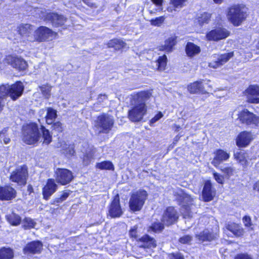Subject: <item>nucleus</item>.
<instances>
[{"mask_svg": "<svg viewBox=\"0 0 259 259\" xmlns=\"http://www.w3.org/2000/svg\"><path fill=\"white\" fill-rule=\"evenodd\" d=\"M35 224L36 223L32 219L29 218H26L23 220V227L25 229H29L34 228Z\"/></svg>", "mask_w": 259, "mask_h": 259, "instance_id": "obj_47", "label": "nucleus"}, {"mask_svg": "<svg viewBox=\"0 0 259 259\" xmlns=\"http://www.w3.org/2000/svg\"><path fill=\"white\" fill-rule=\"evenodd\" d=\"M228 18L234 25L238 26L246 17L245 8L240 6L231 7L228 13Z\"/></svg>", "mask_w": 259, "mask_h": 259, "instance_id": "obj_5", "label": "nucleus"}, {"mask_svg": "<svg viewBox=\"0 0 259 259\" xmlns=\"http://www.w3.org/2000/svg\"><path fill=\"white\" fill-rule=\"evenodd\" d=\"M181 212L185 219H189L193 216L190 207L188 205H183L181 209Z\"/></svg>", "mask_w": 259, "mask_h": 259, "instance_id": "obj_41", "label": "nucleus"}, {"mask_svg": "<svg viewBox=\"0 0 259 259\" xmlns=\"http://www.w3.org/2000/svg\"><path fill=\"white\" fill-rule=\"evenodd\" d=\"M57 33L46 26H40L34 32V41L39 42L46 40H53L56 37Z\"/></svg>", "mask_w": 259, "mask_h": 259, "instance_id": "obj_7", "label": "nucleus"}, {"mask_svg": "<svg viewBox=\"0 0 259 259\" xmlns=\"http://www.w3.org/2000/svg\"><path fill=\"white\" fill-rule=\"evenodd\" d=\"M39 88L43 96L46 99H49L51 95L52 87L49 85H43Z\"/></svg>", "mask_w": 259, "mask_h": 259, "instance_id": "obj_42", "label": "nucleus"}, {"mask_svg": "<svg viewBox=\"0 0 259 259\" xmlns=\"http://www.w3.org/2000/svg\"><path fill=\"white\" fill-rule=\"evenodd\" d=\"M118 40L119 41V43H117V45L115 47V50H119L125 47L126 44L124 42L123 40L121 39H119Z\"/></svg>", "mask_w": 259, "mask_h": 259, "instance_id": "obj_56", "label": "nucleus"}, {"mask_svg": "<svg viewBox=\"0 0 259 259\" xmlns=\"http://www.w3.org/2000/svg\"><path fill=\"white\" fill-rule=\"evenodd\" d=\"M58 186L54 179H50L48 180L47 184L42 190V194L44 199L48 200L50 196L55 193L57 189Z\"/></svg>", "mask_w": 259, "mask_h": 259, "instance_id": "obj_23", "label": "nucleus"}, {"mask_svg": "<svg viewBox=\"0 0 259 259\" xmlns=\"http://www.w3.org/2000/svg\"><path fill=\"white\" fill-rule=\"evenodd\" d=\"M233 52L221 55L214 54L212 56V60L209 63V66L214 69L217 68L228 62L233 57Z\"/></svg>", "mask_w": 259, "mask_h": 259, "instance_id": "obj_11", "label": "nucleus"}, {"mask_svg": "<svg viewBox=\"0 0 259 259\" xmlns=\"http://www.w3.org/2000/svg\"><path fill=\"white\" fill-rule=\"evenodd\" d=\"M7 221L13 226H18L21 222V217L17 214L12 212L6 216Z\"/></svg>", "mask_w": 259, "mask_h": 259, "instance_id": "obj_31", "label": "nucleus"}, {"mask_svg": "<svg viewBox=\"0 0 259 259\" xmlns=\"http://www.w3.org/2000/svg\"><path fill=\"white\" fill-rule=\"evenodd\" d=\"M169 259H184L183 255L179 252L168 254Z\"/></svg>", "mask_w": 259, "mask_h": 259, "instance_id": "obj_52", "label": "nucleus"}, {"mask_svg": "<svg viewBox=\"0 0 259 259\" xmlns=\"http://www.w3.org/2000/svg\"><path fill=\"white\" fill-rule=\"evenodd\" d=\"M137 227L134 226L130 231L129 234L132 237L137 238Z\"/></svg>", "mask_w": 259, "mask_h": 259, "instance_id": "obj_59", "label": "nucleus"}, {"mask_svg": "<svg viewBox=\"0 0 259 259\" xmlns=\"http://www.w3.org/2000/svg\"><path fill=\"white\" fill-rule=\"evenodd\" d=\"M167 57L166 55H163L159 57L158 60L155 62L156 67L159 70H163L166 65Z\"/></svg>", "mask_w": 259, "mask_h": 259, "instance_id": "obj_36", "label": "nucleus"}, {"mask_svg": "<svg viewBox=\"0 0 259 259\" xmlns=\"http://www.w3.org/2000/svg\"><path fill=\"white\" fill-rule=\"evenodd\" d=\"M227 229L237 237L241 236L244 234L243 228L237 224L229 225Z\"/></svg>", "mask_w": 259, "mask_h": 259, "instance_id": "obj_32", "label": "nucleus"}, {"mask_svg": "<svg viewBox=\"0 0 259 259\" xmlns=\"http://www.w3.org/2000/svg\"><path fill=\"white\" fill-rule=\"evenodd\" d=\"M75 153V151L73 149V148L71 147H69L68 149L66 151L65 154L67 156H72Z\"/></svg>", "mask_w": 259, "mask_h": 259, "instance_id": "obj_61", "label": "nucleus"}, {"mask_svg": "<svg viewBox=\"0 0 259 259\" xmlns=\"http://www.w3.org/2000/svg\"><path fill=\"white\" fill-rule=\"evenodd\" d=\"M114 119L112 116L106 114L99 116L95 121L94 130L98 134H108L114 125Z\"/></svg>", "mask_w": 259, "mask_h": 259, "instance_id": "obj_3", "label": "nucleus"}, {"mask_svg": "<svg viewBox=\"0 0 259 259\" xmlns=\"http://www.w3.org/2000/svg\"><path fill=\"white\" fill-rule=\"evenodd\" d=\"M179 195L180 196L179 199L182 202L185 201V200H189L190 199L189 195L183 193L182 191L179 192Z\"/></svg>", "mask_w": 259, "mask_h": 259, "instance_id": "obj_54", "label": "nucleus"}, {"mask_svg": "<svg viewBox=\"0 0 259 259\" xmlns=\"http://www.w3.org/2000/svg\"><path fill=\"white\" fill-rule=\"evenodd\" d=\"M139 241L143 243L142 247L144 248H154L156 246V241L153 237L148 235H145L139 239Z\"/></svg>", "mask_w": 259, "mask_h": 259, "instance_id": "obj_26", "label": "nucleus"}, {"mask_svg": "<svg viewBox=\"0 0 259 259\" xmlns=\"http://www.w3.org/2000/svg\"><path fill=\"white\" fill-rule=\"evenodd\" d=\"M57 111L52 108L48 107L47 109V114L45 116L46 122L48 124H51L54 123V120L57 117Z\"/></svg>", "mask_w": 259, "mask_h": 259, "instance_id": "obj_30", "label": "nucleus"}, {"mask_svg": "<svg viewBox=\"0 0 259 259\" xmlns=\"http://www.w3.org/2000/svg\"><path fill=\"white\" fill-rule=\"evenodd\" d=\"M186 0H170V4H171L174 7V10L177 9H181L185 6Z\"/></svg>", "mask_w": 259, "mask_h": 259, "instance_id": "obj_48", "label": "nucleus"}, {"mask_svg": "<svg viewBox=\"0 0 259 259\" xmlns=\"http://www.w3.org/2000/svg\"><path fill=\"white\" fill-rule=\"evenodd\" d=\"M241 123L251 127H255L259 125V116L245 109L239 112L238 118Z\"/></svg>", "mask_w": 259, "mask_h": 259, "instance_id": "obj_6", "label": "nucleus"}, {"mask_svg": "<svg viewBox=\"0 0 259 259\" xmlns=\"http://www.w3.org/2000/svg\"><path fill=\"white\" fill-rule=\"evenodd\" d=\"M253 139V135L251 132H242L236 138V145L239 148L246 147L250 144Z\"/></svg>", "mask_w": 259, "mask_h": 259, "instance_id": "obj_15", "label": "nucleus"}, {"mask_svg": "<svg viewBox=\"0 0 259 259\" xmlns=\"http://www.w3.org/2000/svg\"><path fill=\"white\" fill-rule=\"evenodd\" d=\"M213 178L219 184H223L224 182V177L220 174L214 171L213 172Z\"/></svg>", "mask_w": 259, "mask_h": 259, "instance_id": "obj_50", "label": "nucleus"}, {"mask_svg": "<svg viewBox=\"0 0 259 259\" xmlns=\"http://www.w3.org/2000/svg\"><path fill=\"white\" fill-rule=\"evenodd\" d=\"M188 91L192 94L203 93L204 88L201 81H195L188 86Z\"/></svg>", "mask_w": 259, "mask_h": 259, "instance_id": "obj_29", "label": "nucleus"}, {"mask_svg": "<svg viewBox=\"0 0 259 259\" xmlns=\"http://www.w3.org/2000/svg\"><path fill=\"white\" fill-rule=\"evenodd\" d=\"M234 156L235 159L242 165L244 167L247 166L248 160L245 153L242 152H236L234 153Z\"/></svg>", "mask_w": 259, "mask_h": 259, "instance_id": "obj_33", "label": "nucleus"}, {"mask_svg": "<svg viewBox=\"0 0 259 259\" xmlns=\"http://www.w3.org/2000/svg\"><path fill=\"white\" fill-rule=\"evenodd\" d=\"M218 237V234L217 232H212L208 229L204 230L199 234L196 235V237L200 242L211 241L215 239Z\"/></svg>", "mask_w": 259, "mask_h": 259, "instance_id": "obj_24", "label": "nucleus"}, {"mask_svg": "<svg viewBox=\"0 0 259 259\" xmlns=\"http://www.w3.org/2000/svg\"><path fill=\"white\" fill-rule=\"evenodd\" d=\"M123 214V211L121 208L118 195L114 197L112 200L108 210V215L111 218H119Z\"/></svg>", "mask_w": 259, "mask_h": 259, "instance_id": "obj_13", "label": "nucleus"}, {"mask_svg": "<svg viewBox=\"0 0 259 259\" xmlns=\"http://www.w3.org/2000/svg\"><path fill=\"white\" fill-rule=\"evenodd\" d=\"M210 18V15L209 13H204L198 17V21L200 25H202L204 23H208Z\"/></svg>", "mask_w": 259, "mask_h": 259, "instance_id": "obj_45", "label": "nucleus"}, {"mask_svg": "<svg viewBox=\"0 0 259 259\" xmlns=\"http://www.w3.org/2000/svg\"><path fill=\"white\" fill-rule=\"evenodd\" d=\"M3 96H2L0 94V112L3 110V107L4 106V99H3Z\"/></svg>", "mask_w": 259, "mask_h": 259, "instance_id": "obj_64", "label": "nucleus"}, {"mask_svg": "<svg viewBox=\"0 0 259 259\" xmlns=\"http://www.w3.org/2000/svg\"><path fill=\"white\" fill-rule=\"evenodd\" d=\"M28 175L26 166L23 165L17 167L11 173L10 180L19 185H24L26 183Z\"/></svg>", "mask_w": 259, "mask_h": 259, "instance_id": "obj_8", "label": "nucleus"}, {"mask_svg": "<svg viewBox=\"0 0 259 259\" xmlns=\"http://www.w3.org/2000/svg\"><path fill=\"white\" fill-rule=\"evenodd\" d=\"M9 128H5L0 132V141L7 144L10 142V138L8 133Z\"/></svg>", "mask_w": 259, "mask_h": 259, "instance_id": "obj_38", "label": "nucleus"}, {"mask_svg": "<svg viewBox=\"0 0 259 259\" xmlns=\"http://www.w3.org/2000/svg\"><path fill=\"white\" fill-rule=\"evenodd\" d=\"M24 90V87L23 83L21 81H17L11 85H2L0 86V94L4 97L8 96L13 101H15L22 96Z\"/></svg>", "mask_w": 259, "mask_h": 259, "instance_id": "obj_2", "label": "nucleus"}, {"mask_svg": "<svg viewBox=\"0 0 259 259\" xmlns=\"http://www.w3.org/2000/svg\"><path fill=\"white\" fill-rule=\"evenodd\" d=\"M229 32L225 29L218 28L212 30L206 34L209 40H219L228 37Z\"/></svg>", "mask_w": 259, "mask_h": 259, "instance_id": "obj_19", "label": "nucleus"}, {"mask_svg": "<svg viewBox=\"0 0 259 259\" xmlns=\"http://www.w3.org/2000/svg\"><path fill=\"white\" fill-rule=\"evenodd\" d=\"M14 257L13 250L9 248H2L0 249V259H12Z\"/></svg>", "mask_w": 259, "mask_h": 259, "instance_id": "obj_34", "label": "nucleus"}, {"mask_svg": "<svg viewBox=\"0 0 259 259\" xmlns=\"http://www.w3.org/2000/svg\"><path fill=\"white\" fill-rule=\"evenodd\" d=\"M19 34L27 40L34 41V30L32 25L29 24H21L17 27Z\"/></svg>", "mask_w": 259, "mask_h": 259, "instance_id": "obj_14", "label": "nucleus"}, {"mask_svg": "<svg viewBox=\"0 0 259 259\" xmlns=\"http://www.w3.org/2000/svg\"><path fill=\"white\" fill-rule=\"evenodd\" d=\"M53 127L54 130L58 132H61L62 131V124L59 121L54 122L53 125Z\"/></svg>", "mask_w": 259, "mask_h": 259, "instance_id": "obj_55", "label": "nucleus"}, {"mask_svg": "<svg viewBox=\"0 0 259 259\" xmlns=\"http://www.w3.org/2000/svg\"><path fill=\"white\" fill-rule=\"evenodd\" d=\"M150 97V94L148 92H142L138 94L137 95V101L138 103H144Z\"/></svg>", "mask_w": 259, "mask_h": 259, "instance_id": "obj_43", "label": "nucleus"}, {"mask_svg": "<svg viewBox=\"0 0 259 259\" xmlns=\"http://www.w3.org/2000/svg\"><path fill=\"white\" fill-rule=\"evenodd\" d=\"M45 20L50 22L54 27H58L64 25L67 19L62 15H59L55 13H49L46 15Z\"/></svg>", "mask_w": 259, "mask_h": 259, "instance_id": "obj_17", "label": "nucleus"}, {"mask_svg": "<svg viewBox=\"0 0 259 259\" xmlns=\"http://www.w3.org/2000/svg\"><path fill=\"white\" fill-rule=\"evenodd\" d=\"M6 61L13 67L19 70H24L27 67L26 62L21 58L10 55L7 56Z\"/></svg>", "mask_w": 259, "mask_h": 259, "instance_id": "obj_16", "label": "nucleus"}, {"mask_svg": "<svg viewBox=\"0 0 259 259\" xmlns=\"http://www.w3.org/2000/svg\"><path fill=\"white\" fill-rule=\"evenodd\" d=\"M94 153L92 151H89L87 152L85 154H84L82 161L84 165H88L90 164L91 161L93 159Z\"/></svg>", "mask_w": 259, "mask_h": 259, "instance_id": "obj_46", "label": "nucleus"}, {"mask_svg": "<svg viewBox=\"0 0 259 259\" xmlns=\"http://www.w3.org/2000/svg\"><path fill=\"white\" fill-rule=\"evenodd\" d=\"M176 44V37L171 36L165 40L164 45L159 47L160 51H164L166 52L172 51L174 46Z\"/></svg>", "mask_w": 259, "mask_h": 259, "instance_id": "obj_27", "label": "nucleus"}, {"mask_svg": "<svg viewBox=\"0 0 259 259\" xmlns=\"http://www.w3.org/2000/svg\"><path fill=\"white\" fill-rule=\"evenodd\" d=\"M214 157L211 161V164L218 168L221 163L227 161L230 157V154L226 151L219 149L214 153Z\"/></svg>", "mask_w": 259, "mask_h": 259, "instance_id": "obj_20", "label": "nucleus"}, {"mask_svg": "<svg viewBox=\"0 0 259 259\" xmlns=\"http://www.w3.org/2000/svg\"><path fill=\"white\" fill-rule=\"evenodd\" d=\"M148 197V193L144 190L140 189L134 192L130 199L129 207L133 211H140Z\"/></svg>", "mask_w": 259, "mask_h": 259, "instance_id": "obj_4", "label": "nucleus"}, {"mask_svg": "<svg viewBox=\"0 0 259 259\" xmlns=\"http://www.w3.org/2000/svg\"><path fill=\"white\" fill-rule=\"evenodd\" d=\"M96 167L100 169H114V166L112 163L109 161H104L101 162L97 163L96 164Z\"/></svg>", "mask_w": 259, "mask_h": 259, "instance_id": "obj_40", "label": "nucleus"}, {"mask_svg": "<svg viewBox=\"0 0 259 259\" xmlns=\"http://www.w3.org/2000/svg\"><path fill=\"white\" fill-rule=\"evenodd\" d=\"M83 2L88 5L89 7H97L96 5L92 3L91 0H82Z\"/></svg>", "mask_w": 259, "mask_h": 259, "instance_id": "obj_62", "label": "nucleus"}, {"mask_svg": "<svg viewBox=\"0 0 259 259\" xmlns=\"http://www.w3.org/2000/svg\"><path fill=\"white\" fill-rule=\"evenodd\" d=\"M41 131L44 139V143L47 145L49 144L52 141V136L50 135L49 131L45 128V127L42 125L41 126Z\"/></svg>", "mask_w": 259, "mask_h": 259, "instance_id": "obj_39", "label": "nucleus"}, {"mask_svg": "<svg viewBox=\"0 0 259 259\" xmlns=\"http://www.w3.org/2000/svg\"><path fill=\"white\" fill-rule=\"evenodd\" d=\"M55 175L56 182L62 185L69 184L74 178L72 172L65 168H58L55 170Z\"/></svg>", "mask_w": 259, "mask_h": 259, "instance_id": "obj_10", "label": "nucleus"}, {"mask_svg": "<svg viewBox=\"0 0 259 259\" xmlns=\"http://www.w3.org/2000/svg\"><path fill=\"white\" fill-rule=\"evenodd\" d=\"M211 184L209 181H206L202 191V197L205 201L211 200L214 196L215 193L212 190Z\"/></svg>", "mask_w": 259, "mask_h": 259, "instance_id": "obj_25", "label": "nucleus"}, {"mask_svg": "<svg viewBox=\"0 0 259 259\" xmlns=\"http://www.w3.org/2000/svg\"><path fill=\"white\" fill-rule=\"evenodd\" d=\"M40 133L38 125L34 122H30L22 127V139L27 144L36 143L40 138Z\"/></svg>", "mask_w": 259, "mask_h": 259, "instance_id": "obj_1", "label": "nucleus"}, {"mask_svg": "<svg viewBox=\"0 0 259 259\" xmlns=\"http://www.w3.org/2000/svg\"><path fill=\"white\" fill-rule=\"evenodd\" d=\"M185 50L187 56L190 57H192L200 52V47L191 42L187 43Z\"/></svg>", "mask_w": 259, "mask_h": 259, "instance_id": "obj_28", "label": "nucleus"}, {"mask_svg": "<svg viewBox=\"0 0 259 259\" xmlns=\"http://www.w3.org/2000/svg\"><path fill=\"white\" fill-rule=\"evenodd\" d=\"M192 236L190 235H185L179 239V242L182 244H188L192 241Z\"/></svg>", "mask_w": 259, "mask_h": 259, "instance_id": "obj_53", "label": "nucleus"}, {"mask_svg": "<svg viewBox=\"0 0 259 259\" xmlns=\"http://www.w3.org/2000/svg\"><path fill=\"white\" fill-rule=\"evenodd\" d=\"M235 259H252V257L247 254H238Z\"/></svg>", "mask_w": 259, "mask_h": 259, "instance_id": "obj_60", "label": "nucleus"}, {"mask_svg": "<svg viewBox=\"0 0 259 259\" xmlns=\"http://www.w3.org/2000/svg\"><path fill=\"white\" fill-rule=\"evenodd\" d=\"M147 108L144 103H137L128 111L129 119L133 122H138L143 119Z\"/></svg>", "mask_w": 259, "mask_h": 259, "instance_id": "obj_9", "label": "nucleus"}, {"mask_svg": "<svg viewBox=\"0 0 259 259\" xmlns=\"http://www.w3.org/2000/svg\"><path fill=\"white\" fill-rule=\"evenodd\" d=\"M42 248V244L39 241H32L23 248V252L25 254L39 253Z\"/></svg>", "mask_w": 259, "mask_h": 259, "instance_id": "obj_22", "label": "nucleus"}, {"mask_svg": "<svg viewBox=\"0 0 259 259\" xmlns=\"http://www.w3.org/2000/svg\"><path fill=\"white\" fill-rule=\"evenodd\" d=\"M163 115L161 112H159L158 114H157L153 118H152L150 120V123L152 124L158 121L159 119H160L162 117Z\"/></svg>", "mask_w": 259, "mask_h": 259, "instance_id": "obj_58", "label": "nucleus"}, {"mask_svg": "<svg viewBox=\"0 0 259 259\" xmlns=\"http://www.w3.org/2000/svg\"><path fill=\"white\" fill-rule=\"evenodd\" d=\"M119 41L118 39H113L110 40L108 43V47L109 48H113L115 49V47L117 45V43H119Z\"/></svg>", "mask_w": 259, "mask_h": 259, "instance_id": "obj_57", "label": "nucleus"}, {"mask_svg": "<svg viewBox=\"0 0 259 259\" xmlns=\"http://www.w3.org/2000/svg\"><path fill=\"white\" fill-rule=\"evenodd\" d=\"M243 222L244 223V226L246 227L250 228L252 230L253 228L252 226L253 224L251 222V218L248 216H245L243 218Z\"/></svg>", "mask_w": 259, "mask_h": 259, "instance_id": "obj_51", "label": "nucleus"}, {"mask_svg": "<svg viewBox=\"0 0 259 259\" xmlns=\"http://www.w3.org/2000/svg\"><path fill=\"white\" fill-rule=\"evenodd\" d=\"M163 223L155 222L153 223L148 229V232L152 231L154 233H159L163 231L164 228Z\"/></svg>", "mask_w": 259, "mask_h": 259, "instance_id": "obj_35", "label": "nucleus"}, {"mask_svg": "<svg viewBox=\"0 0 259 259\" xmlns=\"http://www.w3.org/2000/svg\"><path fill=\"white\" fill-rule=\"evenodd\" d=\"M17 192L10 186L0 187V200L9 201L16 197Z\"/></svg>", "mask_w": 259, "mask_h": 259, "instance_id": "obj_18", "label": "nucleus"}, {"mask_svg": "<svg viewBox=\"0 0 259 259\" xmlns=\"http://www.w3.org/2000/svg\"><path fill=\"white\" fill-rule=\"evenodd\" d=\"M220 170L224 173V176L229 179L231 176H233L235 169L231 166H229L227 164H225L220 167Z\"/></svg>", "mask_w": 259, "mask_h": 259, "instance_id": "obj_37", "label": "nucleus"}, {"mask_svg": "<svg viewBox=\"0 0 259 259\" xmlns=\"http://www.w3.org/2000/svg\"><path fill=\"white\" fill-rule=\"evenodd\" d=\"M107 99V96L106 95L100 94L98 98L99 102H103L104 100Z\"/></svg>", "mask_w": 259, "mask_h": 259, "instance_id": "obj_63", "label": "nucleus"}, {"mask_svg": "<svg viewBox=\"0 0 259 259\" xmlns=\"http://www.w3.org/2000/svg\"><path fill=\"white\" fill-rule=\"evenodd\" d=\"M69 191H64L62 192L60 196L58 197H56L54 200L53 204L62 202L67 199V198L69 196Z\"/></svg>", "mask_w": 259, "mask_h": 259, "instance_id": "obj_44", "label": "nucleus"}, {"mask_svg": "<svg viewBox=\"0 0 259 259\" xmlns=\"http://www.w3.org/2000/svg\"><path fill=\"white\" fill-rule=\"evenodd\" d=\"M165 17L164 16H160L156 18L155 19H151L150 23L152 25L155 26H160L164 22Z\"/></svg>", "mask_w": 259, "mask_h": 259, "instance_id": "obj_49", "label": "nucleus"}, {"mask_svg": "<svg viewBox=\"0 0 259 259\" xmlns=\"http://www.w3.org/2000/svg\"><path fill=\"white\" fill-rule=\"evenodd\" d=\"M247 101L251 103H259V87L250 85L246 90Z\"/></svg>", "mask_w": 259, "mask_h": 259, "instance_id": "obj_21", "label": "nucleus"}, {"mask_svg": "<svg viewBox=\"0 0 259 259\" xmlns=\"http://www.w3.org/2000/svg\"><path fill=\"white\" fill-rule=\"evenodd\" d=\"M178 219L177 211L172 207H169L164 211L161 222L166 226H169L175 223Z\"/></svg>", "mask_w": 259, "mask_h": 259, "instance_id": "obj_12", "label": "nucleus"}]
</instances>
